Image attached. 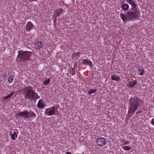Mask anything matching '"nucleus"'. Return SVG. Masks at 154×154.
Wrapping results in <instances>:
<instances>
[{
  "label": "nucleus",
  "mask_w": 154,
  "mask_h": 154,
  "mask_svg": "<svg viewBox=\"0 0 154 154\" xmlns=\"http://www.w3.org/2000/svg\"><path fill=\"white\" fill-rule=\"evenodd\" d=\"M50 82V80L48 79L47 80H46L44 82V84L45 85H47L49 84Z\"/></svg>",
  "instance_id": "obj_25"
},
{
  "label": "nucleus",
  "mask_w": 154,
  "mask_h": 154,
  "mask_svg": "<svg viewBox=\"0 0 154 154\" xmlns=\"http://www.w3.org/2000/svg\"><path fill=\"white\" fill-rule=\"evenodd\" d=\"M151 123L152 125L154 126V118H153L152 119Z\"/></svg>",
  "instance_id": "obj_26"
},
{
  "label": "nucleus",
  "mask_w": 154,
  "mask_h": 154,
  "mask_svg": "<svg viewBox=\"0 0 154 154\" xmlns=\"http://www.w3.org/2000/svg\"><path fill=\"white\" fill-rule=\"evenodd\" d=\"M130 106L128 111V115L132 116L139 106L141 104L142 101L138 97L135 96L131 97L129 100Z\"/></svg>",
  "instance_id": "obj_2"
},
{
  "label": "nucleus",
  "mask_w": 154,
  "mask_h": 154,
  "mask_svg": "<svg viewBox=\"0 0 154 154\" xmlns=\"http://www.w3.org/2000/svg\"><path fill=\"white\" fill-rule=\"evenodd\" d=\"M131 149H132L131 147L128 146H125L123 148V149L126 151H128V150H130Z\"/></svg>",
  "instance_id": "obj_23"
},
{
  "label": "nucleus",
  "mask_w": 154,
  "mask_h": 154,
  "mask_svg": "<svg viewBox=\"0 0 154 154\" xmlns=\"http://www.w3.org/2000/svg\"><path fill=\"white\" fill-rule=\"evenodd\" d=\"M57 108L54 106L45 109V113L48 116L56 115L57 112Z\"/></svg>",
  "instance_id": "obj_6"
},
{
  "label": "nucleus",
  "mask_w": 154,
  "mask_h": 154,
  "mask_svg": "<svg viewBox=\"0 0 154 154\" xmlns=\"http://www.w3.org/2000/svg\"><path fill=\"white\" fill-rule=\"evenodd\" d=\"M14 94V92L13 91H11L10 93L8 94L7 96L6 97H3V99L4 100H6L7 99H9Z\"/></svg>",
  "instance_id": "obj_17"
},
{
  "label": "nucleus",
  "mask_w": 154,
  "mask_h": 154,
  "mask_svg": "<svg viewBox=\"0 0 154 154\" xmlns=\"http://www.w3.org/2000/svg\"><path fill=\"white\" fill-rule=\"evenodd\" d=\"M63 11V10L61 8L60 9L58 10H56L55 12L56 17L61 15Z\"/></svg>",
  "instance_id": "obj_15"
},
{
  "label": "nucleus",
  "mask_w": 154,
  "mask_h": 154,
  "mask_svg": "<svg viewBox=\"0 0 154 154\" xmlns=\"http://www.w3.org/2000/svg\"><path fill=\"white\" fill-rule=\"evenodd\" d=\"M79 52H77V53H75L74 54V56H78L79 55Z\"/></svg>",
  "instance_id": "obj_27"
},
{
  "label": "nucleus",
  "mask_w": 154,
  "mask_h": 154,
  "mask_svg": "<svg viewBox=\"0 0 154 154\" xmlns=\"http://www.w3.org/2000/svg\"><path fill=\"white\" fill-rule=\"evenodd\" d=\"M14 79V76L13 75H11L9 76L8 79V80L9 83H11L13 81Z\"/></svg>",
  "instance_id": "obj_20"
},
{
  "label": "nucleus",
  "mask_w": 154,
  "mask_h": 154,
  "mask_svg": "<svg viewBox=\"0 0 154 154\" xmlns=\"http://www.w3.org/2000/svg\"><path fill=\"white\" fill-rule=\"evenodd\" d=\"M11 137L13 140H14L17 138V135L15 132H14L13 134L11 135Z\"/></svg>",
  "instance_id": "obj_21"
},
{
  "label": "nucleus",
  "mask_w": 154,
  "mask_h": 154,
  "mask_svg": "<svg viewBox=\"0 0 154 154\" xmlns=\"http://www.w3.org/2000/svg\"><path fill=\"white\" fill-rule=\"evenodd\" d=\"M122 9L124 11H127L129 9V5L128 4L125 3L122 5Z\"/></svg>",
  "instance_id": "obj_13"
},
{
  "label": "nucleus",
  "mask_w": 154,
  "mask_h": 154,
  "mask_svg": "<svg viewBox=\"0 0 154 154\" xmlns=\"http://www.w3.org/2000/svg\"><path fill=\"white\" fill-rule=\"evenodd\" d=\"M141 112H139V113H141Z\"/></svg>",
  "instance_id": "obj_30"
},
{
  "label": "nucleus",
  "mask_w": 154,
  "mask_h": 154,
  "mask_svg": "<svg viewBox=\"0 0 154 154\" xmlns=\"http://www.w3.org/2000/svg\"><path fill=\"white\" fill-rule=\"evenodd\" d=\"M97 90L96 89H90L88 91V94H89L90 95L93 93H95L97 92Z\"/></svg>",
  "instance_id": "obj_19"
},
{
  "label": "nucleus",
  "mask_w": 154,
  "mask_h": 154,
  "mask_svg": "<svg viewBox=\"0 0 154 154\" xmlns=\"http://www.w3.org/2000/svg\"><path fill=\"white\" fill-rule=\"evenodd\" d=\"M18 54L17 57L21 62H26L31 59L32 52L29 51H23V50L18 51Z\"/></svg>",
  "instance_id": "obj_4"
},
{
  "label": "nucleus",
  "mask_w": 154,
  "mask_h": 154,
  "mask_svg": "<svg viewBox=\"0 0 154 154\" xmlns=\"http://www.w3.org/2000/svg\"><path fill=\"white\" fill-rule=\"evenodd\" d=\"M17 115L18 116L23 117L25 119L30 118L32 117H35L36 116V114L33 112L31 110L28 111L26 110L18 112Z\"/></svg>",
  "instance_id": "obj_5"
},
{
  "label": "nucleus",
  "mask_w": 154,
  "mask_h": 154,
  "mask_svg": "<svg viewBox=\"0 0 154 154\" xmlns=\"http://www.w3.org/2000/svg\"><path fill=\"white\" fill-rule=\"evenodd\" d=\"M45 105V102L42 99L39 100L38 103L37 107L42 109L44 108Z\"/></svg>",
  "instance_id": "obj_10"
},
{
  "label": "nucleus",
  "mask_w": 154,
  "mask_h": 154,
  "mask_svg": "<svg viewBox=\"0 0 154 154\" xmlns=\"http://www.w3.org/2000/svg\"><path fill=\"white\" fill-rule=\"evenodd\" d=\"M35 26L31 22H28L26 25V30L27 32H30L32 29Z\"/></svg>",
  "instance_id": "obj_8"
},
{
  "label": "nucleus",
  "mask_w": 154,
  "mask_h": 154,
  "mask_svg": "<svg viewBox=\"0 0 154 154\" xmlns=\"http://www.w3.org/2000/svg\"><path fill=\"white\" fill-rule=\"evenodd\" d=\"M139 10V9L137 8H130L125 14L120 13V17L125 22L135 20L140 16Z\"/></svg>",
  "instance_id": "obj_1"
},
{
  "label": "nucleus",
  "mask_w": 154,
  "mask_h": 154,
  "mask_svg": "<svg viewBox=\"0 0 154 154\" xmlns=\"http://www.w3.org/2000/svg\"><path fill=\"white\" fill-rule=\"evenodd\" d=\"M96 143L99 146H102L106 143V140L103 137H100L97 139Z\"/></svg>",
  "instance_id": "obj_7"
},
{
  "label": "nucleus",
  "mask_w": 154,
  "mask_h": 154,
  "mask_svg": "<svg viewBox=\"0 0 154 154\" xmlns=\"http://www.w3.org/2000/svg\"><path fill=\"white\" fill-rule=\"evenodd\" d=\"M138 72L139 74L140 75H142L144 73L145 71L144 69H138Z\"/></svg>",
  "instance_id": "obj_22"
},
{
  "label": "nucleus",
  "mask_w": 154,
  "mask_h": 154,
  "mask_svg": "<svg viewBox=\"0 0 154 154\" xmlns=\"http://www.w3.org/2000/svg\"><path fill=\"white\" fill-rule=\"evenodd\" d=\"M66 154H72L70 152H67Z\"/></svg>",
  "instance_id": "obj_28"
},
{
  "label": "nucleus",
  "mask_w": 154,
  "mask_h": 154,
  "mask_svg": "<svg viewBox=\"0 0 154 154\" xmlns=\"http://www.w3.org/2000/svg\"><path fill=\"white\" fill-rule=\"evenodd\" d=\"M34 45L36 49L38 50L42 48L43 46V44L41 42L38 41L34 43Z\"/></svg>",
  "instance_id": "obj_11"
},
{
  "label": "nucleus",
  "mask_w": 154,
  "mask_h": 154,
  "mask_svg": "<svg viewBox=\"0 0 154 154\" xmlns=\"http://www.w3.org/2000/svg\"><path fill=\"white\" fill-rule=\"evenodd\" d=\"M83 63L85 64L88 65L90 66H92L93 65L92 62L91 61L87 59L83 60Z\"/></svg>",
  "instance_id": "obj_14"
},
{
  "label": "nucleus",
  "mask_w": 154,
  "mask_h": 154,
  "mask_svg": "<svg viewBox=\"0 0 154 154\" xmlns=\"http://www.w3.org/2000/svg\"><path fill=\"white\" fill-rule=\"evenodd\" d=\"M75 68L74 67V68H72L70 71V73L72 75H75Z\"/></svg>",
  "instance_id": "obj_24"
},
{
  "label": "nucleus",
  "mask_w": 154,
  "mask_h": 154,
  "mask_svg": "<svg viewBox=\"0 0 154 154\" xmlns=\"http://www.w3.org/2000/svg\"><path fill=\"white\" fill-rule=\"evenodd\" d=\"M112 80L118 81L120 79V78L119 76H117V75H114L111 76Z\"/></svg>",
  "instance_id": "obj_16"
},
{
  "label": "nucleus",
  "mask_w": 154,
  "mask_h": 154,
  "mask_svg": "<svg viewBox=\"0 0 154 154\" xmlns=\"http://www.w3.org/2000/svg\"><path fill=\"white\" fill-rule=\"evenodd\" d=\"M121 143L124 145L129 144L130 143V141L124 139H121Z\"/></svg>",
  "instance_id": "obj_18"
},
{
  "label": "nucleus",
  "mask_w": 154,
  "mask_h": 154,
  "mask_svg": "<svg viewBox=\"0 0 154 154\" xmlns=\"http://www.w3.org/2000/svg\"><path fill=\"white\" fill-rule=\"evenodd\" d=\"M126 2L131 6L132 8H136L137 5L133 0H126Z\"/></svg>",
  "instance_id": "obj_12"
},
{
  "label": "nucleus",
  "mask_w": 154,
  "mask_h": 154,
  "mask_svg": "<svg viewBox=\"0 0 154 154\" xmlns=\"http://www.w3.org/2000/svg\"><path fill=\"white\" fill-rule=\"evenodd\" d=\"M23 93L24 97L26 99L35 100L39 97L38 94L33 91L32 87L31 86L25 87L23 89Z\"/></svg>",
  "instance_id": "obj_3"
},
{
  "label": "nucleus",
  "mask_w": 154,
  "mask_h": 154,
  "mask_svg": "<svg viewBox=\"0 0 154 154\" xmlns=\"http://www.w3.org/2000/svg\"><path fill=\"white\" fill-rule=\"evenodd\" d=\"M141 112H139V113H141Z\"/></svg>",
  "instance_id": "obj_31"
},
{
  "label": "nucleus",
  "mask_w": 154,
  "mask_h": 154,
  "mask_svg": "<svg viewBox=\"0 0 154 154\" xmlns=\"http://www.w3.org/2000/svg\"><path fill=\"white\" fill-rule=\"evenodd\" d=\"M84 154V152H83L82 154Z\"/></svg>",
  "instance_id": "obj_29"
},
{
  "label": "nucleus",
  "mask_w": 154,
  "mask_h": 154,
  "mask_svg": "<svg viewBox=\"0 0 154 154\" xmlns=\"http://www.w3.org/2000/svg\"><path fill=\"white\" fill-rule=\"evenodd\" d=\"M137 84V82L135 80H131L128 82L127 86L129 88H133Z\"/></svg>",
  "instance_id": "obj_9"
}]
</instances>
